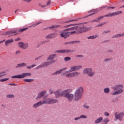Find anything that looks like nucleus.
Here are the masks:
<instances>
[{
    "instance_id": "obj_5",
    "label": "nucleus",
    "mask_w": 124,
    "mask_h": 124,
    "mask_svg": "<svg viewBox=\"0 0 124 124\" xmlns=\"http://www.w3.org/2000/svg\"><path fill=\"white\" fill-rule=\"evenodd\" d=\"M83 93H84V88L83 87L80 86L78 87L74 94V101H79V100L82 99Z\"/></svg>"
},
{
    "instance_id": "obj_42",
    "label": "nucleus",
    "mask_w": 124,
    "mask_h": 124,
    "mask_svg": "<svg viewBox=\"0 0 124 124\" xmlns=\"http://www.w3.org/2000/svg\"><path fill=\"white\" fill-rule=\"evenodd\" d=\"M112 59L111 58H107L104 60V62H110V61H111Z\"/></svg>"
},
{
    "instance_id": "obj_51",
    "label": "nucleus",
    "mask_w": 124,
    "mask_h": 124,
    "mask_svg": "<svg viewBox=\"0 0 124 124\" xmlns=\"http://www.w3.org/2000/svg\"><path fill=\"white\" fill-rule=\"evenodd\" d=\"M80 116L79 117H76V118H75V119H74V120L75 121H78V120H80Z\"/></svg>"
},
{
    "instance_id": "obj_61",
    "label": "nucleus",
    "mask_w": 124,
    "mask_h": 124,
    "mask_svg": "<svg viewBox=\"0 0 124 124\" xmlns=\"http://www.w3.org/2000/svg\"><path fill=\"white\" fill-rule=\"evenodd\" d=\"M4 41H5V40H4L3 41H0V43H2L3 42H4Z\"/></svg>"
},
{
    "instance_id": "obj_21",
    "label": "nucleus",
    "mask_w": 124,
    "mask_h": 124,
    "mask_svg": "<svg viewBox=\"0 0 124 124\" xmlns=\"http://www.w3.org/2000/svg\"><path fill=\"white\" fill-rule=\"evenodd\" d=\"M13 42H14V40L13 39L7 40L5 42V46H8L10 43H13Z\"/></svg>"
},
{
    "instance_id": "obj_48",
    "label": "nucleus",
    "mask_w": 124,
    "mask_h": 124,
    "mask_svg": "<svg viewBox=\"0 0 124 124\" xmlns=\"http://www.w3.org/2000/svg\"><path fill=\"white\" fill-rule=\"evenodd\" d=\"M51 4V0H49L46 3V6H48Z\"/></svg>"
},
{
    "instance_id": "obj_9",
    "label": "nucleus",
    "mask_w": 124,
    "mask_h": 124,
    "mask_svg": "<svg viewBox=\"0 0 124 124\" xmlns=\"http://www.w3.org/2000/svg\"><path fill=\"white\" fill-rule=\"evenodd\" d=\"M54 93L56 98H59V97H62V96L64 97V94L65 93V90L63 91L62 90H57L54 92Z\"/></svg>"
},
{
    "instance_id": "obj_7",
    "label": "nucleus",
    "mask_w": 124,
    "mask_h": 124,
    "mask_svg": "<svg viewBox=\"0 0 124 124\" xmlns=\"http://www.w3.org/2000/svg\"><path fill=\"white\" fill-rule=\"evenodd\" d=\"M71 92H72L71 89H66L64 95V97H65L70 102H72V100H74V95L70 93Z\"/></svg>"
},
{
    "instance_id": "obj_1",
    "label": "nucleus",
    "mask_w": 124,
    "mask_h": 124,
    "mask_svg": "<svg viewBox=\"0 0 124 124\" xmlns=\"http://www.w3.org/2000/svg\"><path fill=\"white\" fill-rule=\"evenodd\" d=\"M82 68L83 66L80 65L78 66H71L70 68V70L63 72L62 75L63 76H65L66 78H73L74 77H77V76H79L80 73L77 72H73V71H78V70H79V69H81Z\"/></svg>"
},
{
    "instance_id": "obj_28",
    "label": "nucleus",
    "mask_w": 124,
    "mask_h": 124,
    "mask_svg": "<svg viewBox=\"0 0 124 124\" xmlns=\"http://www.w3.org/2000/svg\"><path fill=\"white\" fill-rule=\"evenodd\" d=\"M24 82H26V83H30L31 82H33L34 81V79H24Z\"/></svg>"
},
{
    "instance_id": "obj_33",
    "label": "nucleus",
    "mask_w": 124,
    "mask_h": 124,
    "mask_svg": "<svg viewBox=\"0 0 124 124\" xmlns=\"http://www.w3.org/2000/svg\"><path fill=\"white\" fill-rule=\"evenodd\" d=\"M83 107L85 109H90V106L88 105L87 104H83Z\"/></svg>"
},
{
    "instance_id": "obj_62",
    "label": "nucleus",
    "mask_w": 124,
    "mask_h": 124,
    "mask_svg": "<svg viewBox=\"0 0 124 124\" xmlns=\"http://www.w3.org/2000/svg\"><path fill=\"white\" fill-rule=\"evenodd\" d=\"M20 40V38H18L16 40V41H19Z\"/></svg>"
},
{
    "instance_id": "obj_29",
    "label": "nucleus",
    "mask_w": 124,
    "mask_h": 124,
    "mask_svg": "<svg viewBox=\"0 0 124 124\" xmlns=\"http://www.w3.org/2000/svg\"><path fill=\"white\" fill-rule=\"evenodd\" d=\"M103 122L102 124H108L109 123V119L108 118H105L103 119Z\"/></svg>"
},
{
    "instance_id": "obj_24",
    "label": "nucleus",
    "mask_w": 124,
    "mask_h": 124,
    "mask_svg": "<svg viewBox=\"0 0 124 124\" xmlns=\"http://www.w3.org/2000/svg\"><path fill=\"white\" fill-rule=\"evenodd\" d=\"M92 69V68H87L83 70L84 74H88L89 72Z\"/></svg>"
},
{
    "instance_id": "obj_57",
    "label": "nucleus",
    "mask_w": 124,
    "mask_h": 124,
    "mask_svg": "<svg viewBox=\"0 0 124 124\" xmlns=\"http://www.w3.org/2000/svg\"><path fill=\"white\" fill-rule=\"evenodd\" d=\"M110 8H111V9H114L115 8V7H108V9H110Z\"/></svg>"
},
{
    "instance_id": "obj_25",
    "label": "nucleus",
    "mask_w": 124,
    "mask_h": 124,
    "mask_svg": "<svg viewBox=\"0 0 124 124\" xmlns=\"http://www.w3.org/2000/svg\"><path fill=\"white\" fill-rule=\"evenodd\" d=\"M98 37V35L96 34L95 35L90 36L89 37H88V39H95V38H97Z\"/></svg>"
},
{
    "instance_id": "obj_59",
    "label": "nucleus",
    "mask_w": 124,
    "mask_h": 124,
    "mask_svg": "<svg viewBox=\"0 0 124 124\" xmlns=\"http://www.w3.org/2000/svg\"><path fill=\"white\" fill-rule=\"evenodd\" d=\"M31 66V67H34V66H36V64H32Z\"/></svg>"
},
{
    "instance_id": "obj_18",
    "label": "nucleus",
    "mask_w": 124,
    "mask_h": 124,
    "mask_svg": "<svg viewBox=\"0 0 124 124\" xmlns=\"http://www.w3.org/2000/svg\"><path fill=\"white\" fill-rule=\"evenodd\" d=\"M57 28H61V26H60V25H52L49 27L45 28V30H47V29H49V30H52L55 29H57Z\"/></svg>"
},
{
    "instance_id": "obj_35",
    "label": "nucleus",
    "mask_w": 124,
    "mask_h": 124,
    "mask_svg": "<svg viewBox=\"0 0 124 124\" xmlns=\"http://www.w3.org/2000/svg\"><path fill=\"white\" fill-rule=\"evenodd\" d=\"M6 97L7 98H14V95L11 94H8L6 95Z\"/></svg>"
},
{
    "instance_id": "obj_31",
    "label": "nucleus",
    "mask_w": 124,
    "mask_h": 124,
    "mask_svg": "<svg viewBox=\"0 0 124 124\" xmlns=\"http://www.w3.org/2000/svg\"><path fill=\"white\" fill-rule=\"evenodd\" d=\"M6 75V72L3 71L1 72H0V78L1 77H3V76H5Z\"/></svg>"
},
{
    "instance_id": "obj_46",
    "label": "nucleus",
    "mask_w": 124,
    "mask_h": 124,
    "mask_svg": "<svg viewBox=\"0 0 124 124\" xmlns=\"http://www.w3.org/2000/svg\"><path fill=\"white\" fill-rule=\"evenodd\" d=\"M109 32H110V31L107 30V31H104V32H103V34H106V33H109Z\"/></svg>"
},
{
    "instance_id": "obj_38",
    "label": "nucleus",
    "mask_w": 124,
    "mask_h": 124,
    "mask_svg": "<svg viewBox=\"0 0 124 124\" xmlns=\"http://www.w3.org/2000/svg\"><path fill=\"white\" fill-rule=\"evenodd\" d=\"M39 24H41V22L40 21H38V22L32 25L31 26V27H35L36 26H37V25H39Z\"/></svg>"
},
{
    "instance_id": "obj_60",
    "label": "nucleus",
    "mask_w": 124,
    "mask_h": 124,
    "mask_svg": "<svg viewBox=\"0 0 124 124\" xmlns=\"http://www.w3.org/2000/svg\"><path fill=\"white\" fill-rule=\"evenodd\" d=\"M91 22H96V19H93V20L91 21Z\"/></svg>"
},
{
    "instance_id": "obj_50",
    "label": "nucleus",
    "mask_w": 124,
    "mask_h": 124,
    "mask_svg": "<svg viewBox=\"0 0 124 124\" xmlns=\"http://www.w3.org/2000/svg\"><path fill=\"white\" fill-rule=\"evenodd\" d=\"M9 86H17V84L14 83H10L8 84Z\"/></svg>"
},
{
    "instance_id": "obj_56",
    "label": "nucleus",
    "mask_w": 124,
    "mask_h": 124,
    "mask_svg": "<svg viewBox=\"0 0 124 124\" xmlns=\"http://www.w3.org/2000/svg\"><path fill=\"white\" fill-rule=\"evenodd\" d=\"M40 58H41V57H38L35 58V60L37 61V60H39V59H40Z\"/></svg>"
},
{
    "instance_id": "obj_11",
    "label": "nucleus",
    "mask_w": 124,
    "mask_h": 124,
    "mask_svg": "<svg viewBox=\"0 0 124 124\" xmlns=\"http://www.w3.org/2000/svg\"><path fill=\"white\" fill-rule=\"evenodd\" d=\"M114 117L116 120L123 121V117H124V112L119 113V112L116 111L114 113Z\"/></svg>"
},
{
    "instance_id": "obj_63",
    "label": "nucleus",
    "mask_w": 124,
    "mask_h": 124,
    "mask_svg": "<svg viewBox=\"0 0 124 124\" xmlns=\"http://www.w3.org/2000/svg\"><path fill=\"white\" fill-rule=\"evenodd\" d=\"M93 14H95V13H93L91 15H89V16H92V15H93Z\"/></svg>"
},
{
    "instance_id": "obj_14",
    "label": "nucleus",
    "mask_w": 124,
    "mask_h": 124,
    "mask_svg": "<svg viewBox=\"0 0 124 124\" xmlns=\"http://www.w3.org/2000/svg\"><path fill=\"white\" fill-rule=\"evenodd\" d=\"M123 13L122 11H118L116 13H108V14L105 16V17H113V16H116V15H119V14H122Z\"/></svg>"
},
{
    "instance_id": "obj_40",
    "label": "nucleus",
    "mask_w": 124,
    "mask_h": 124,
    "mask_svg": "<svg viewBox=\"0 0 124 124\" xmlns=\"http://www.w3.org/2000/svg\"><path fill=\"white\" fill-rule=\"evenodd\" d=\"M105 24H106V22H104V23H101L100 24H98V25H97L96 26V28L99 27H102V26H103L104 25H105Z\"/></svg>"
},
{
    "instance_id": "obj_30",
    "label": "nucleus",
    "mask_w": 124,
    "mask_h": 124,
    "mask_svg": "<svg viewBox=\"0 0 124 124\" xmlns=\"http://www.w3.org/2000/svg\"><path fill=\"white\" fill-rule=\"evenodd\" d=\"M105 16H102L99 17H98L97 19H96V22L97 23H99V22H100V20H101V19H103V18H105Z\"/></svg>"
},
{
    "instance_id": "obj_15",
    "label": "nucleus",
    "mask_w": 124,
    "mask_h": 124,
    "mask_svg": "<svg viewBox=\"0 0 124 124\" xmlns=\"http://www.w3.org/2000/svg\"><path fill=\"white\" fill-rule=\"evenodd\" d=\"M46 93H47L46 91H43L39 93H38L37 96L36 98V99L37 100H38L39 98H41V97H42L43 96H44V95H45V94H46Z\"/></svg>"
},
{
    "instance_id": "obj_27",
    "label": "nucleus",
    "mask_w": 124,
    "mask_h": 124,
    "mask_svg": "<svg viewBox=\"0 0 124 124\" xmlns=\"http://www.w3.org/2000/svg\"><path fill=\"white\" fill-rule=\"evenodd\" d=\"M29 28H25L21 29H20L19 30H17V33H19V32H23V31H27V30H28Z\"/></svg>"
},
{
    "instance_id": "obj_13",
    "label": "nucleus",
    "mask_w": 124,
    "mask_h": 124,
    "mask_svg": "<svg viewBox=\"0 0 124 124\" xmlns=\"http://www.w3.org/2000/svg\"><path fill=\"white\" fill-rule=\"evenodd\" d=\"M75 52V50L71 49H63L61 50H57L55 52V53H59L60 54H65L66 53H73Z\"/></svg>"
},
{
    "instance_id": "obj_43",
    "label": "nucleus",
    "mask_w": 124,
    "mask_h": 124,
    "mask_svg": "<svg viewBox=\"0 0 124 124\" xmlns=\"http://www.w3.org/2000/svg\"><path fill=\"white\" fill-rule=\"evenodd\" d=\"M104 114L106 116V117H109V113H108V112H107V111H106V112H104Z\"/></svg>"
},
{
    "instance_id": "obj_53",
    "label": "nucleus",
    "mask_w": 124,
    "mask_h": 124,
    "mask_svg": "<svg viewBox=\"0 0 124 124\" xmlns=\"http://www.w3.org/2000/svg\"><path fill=\"white\" fill-rule=\"evenodd\" d=\"M31 66H28L27 67V68L28 69H31Z\"/></svg>"
},
{
    "instance_id": "obj_3",
    "label": "nucleus",
    "mask_w": 124,
    "mask_h": 124,
    "mask_svg": "<svg viewBox=\"0 0 124 124\" xmlns=\"http://www.w3.org/2000/svg\"><path fill=\"white\" fill-rule=\"evenodd\" d=\"M56 57H57V54H56L50 55L47 59V62L42 63L40 65L37 66L35 68V69H39V68L46 67V66H48V65L53 64L54 62H57V60H55V58H56Z\"/></svg>"
},
{
    "instance_id": "obj_19",
    "label": "nucleus",
    "mask_w": 124,
    "mask_h": 124,
    "mask_svg": "<svg viewBox=\"0 0 124 124\" xmlns=\"http://www.w3.org/2000/svg\"><path fill=\"white\" fill-rule=\"evenodd\" d=\"M94 74H95V73L94 71H93V68H92V69L87 74V75L89 77H93V76H94Z\"/></svg>"
},
{
    "instance_id": "obj_47",
    "label": "nucleus",
    "mask_w": 124,
    "mask_h": 124,
    "mask_svg": "<svg viewBox=\"0 0 124 124\" xmlns=\"http://www.w3.org/2000/svg\"><path fill=\"white\" fill-rule=\"evenodd\" d=\"M72 43H74V42H67L64 43V45H66L67 44H71Z\"/></svg>"
},
{
    "instance_id": "obj_17",
    "label": "nucleus",
    "mask_w": 124,
    "mask_h": 124,
    "mask_svg": "<svg viewBox=\"0 0 124 124\" xmlns=\"http://www.w3.org/2000/svg\"><path fill=\"white\" fill-rule=\"evenodd\" d=\"M66 69H67V67L62 68V69L59 70V71H57L56 72L52 74V75H58V74H60V73H62V71L66 70Z\"/></svg>"
},
{
    "instance_id": "obj_23",
    "label": "nucleus",
    "mask_w": 124,
    "mask_h": 124,
    "mask_svg": "<svg viewBox=\"0 0 124 124\" xmlns=\"http://www.w3.org/2000/svg\"><path fill=\"white\" fill-rule=\"evenodd\" d=\"M122 36H124V33L116 34L112 37V38H118V37H122Z\"/></svg>"
},
{
    "instance_id": "obj_54",
    "label": "nucleus",
    "mask_w": 124,
    "mask_h": 124,
    "mask_svg": "<svg viewBox=\"0 0 124 124\" xmlns=\"http://www.w3.org/2000/svg\"><path fill=\"white\" fill-rule=\"evenodd\" d=\"M20 53H21L20 52V51L18 50V51H16V55H18V54H20Z\"/></svg>"
},
{
    "instance_id": "obj_52",
    "label": "nucleus",
    "mask_w": 124,
    "mask_h": 124,
    "mask_svg": "<svg viewBox=\"0 0 124 124\" xmlns=\"http://www.w3.org/2000/svg\"><path fill=\"white\" fill-rule=\"evenodd\" d=\"M48 41H44L41 42V44H45V43H47Z\"/></svg>"
},
{
    "instance_id": "obj_26",
    "label": "nucleus",
    "mask_w": 124,
    "mask_h": 124,
    "mask_svg": "<svg viewBox=\"0 0 124 124\" xmlns=\"http://www.w3.org/2000/svg\"><path fill=\"white\" fill-rule=\"evenodd\" d=\"M103 91L105 93L108 94L109 93H110V88L108 87L104 88Z\"/></svg>"
},
{
    "instance_id": "obj_45",
    "label": "nucleus",
    "mask_w": 124,
    "mask_h": 124,
    "mask_svg": "<svg viewBox=\"0 0 124 124\" xmlns=\"http://www.w3.org/2000/svg\"><path fill=\"white\" fill-rule=\"evenodd\" d=\"M23 1L25 2H27L28 3H30V2H31V0H22Z\"/></svg>"
},
{
    "instance_id": "obj_44",
    "label": "nucleus",
    "mask_w": 124,
    "mask_h": 124,
    "mask_svg": "<svg viewBox=\"0 0 124 124\" xmlns=\"http://www.w3.org/2000/svg\"><path fill=\"white\" fill-rule=\"evenodd\" d=\"M76 21H78V19H74V20H69L68 21H66L65 23H69L70 22H75Z\"/></svg>"
},
{
    "instance_id": "obj_10",
    "label": "nucleus",
    "mask_w": 124,
    "mask_h": 124,
    "mask_svg": "<svg viewBox=\"0 0 124 124\" xmlns=\"http://www.w3.org/2000/svg\"><path fill=\"white\" fill-rule=\"evenodd\" d=\"M18 30L16 29L15 30H11L6 32H4L2 33L3 35H16V34H18Z\"/></svg>"
},
{
    "instance_id": "obj_58",
    "label": "nucleus",
    "mask_w": 124,
    "mask_h": 124,
    "mask_svg": "<svg viewBox=\"0 0 124 124\" xmlns=\"http://www.w3.org/2000/svg\"><path fill=\"white\" fill-rule=\"evenodd\" d=\"M108 53H113V50H109V51H108Z\"/></svg>"
},
{
    "instance_id": "obj_4",
    "label": "nucleus",
    "mask_w": 124,
    "mask_h": 124,
    "mask_svg": "<svg viewBox=\"0 0 124 124\" xmlns=\"http://www.w3.org/2000/svg\"><path fill=\"white\" fill-rule=\"evenodd\" d=\"M43 100L39 101V102L36 103L33 105V108H37L40 107L43 104H54L55 103H57L58 100L57 99L54 98H47L44 100V97H43Z\"/></svg>"
},
{
    "instance_id": "obj_6",
    "label": "nucleus",
    "mask_w": 124,
    "mask_h": 124,
    "mask_svg": "<svg viewBox=\"0 0 124 124\" xmlns=\"http://www.w3.org/2000/svg\"><path fill=\"white\" fill-rule=\"evenodd\" d=\"M113 90L116 91L112 93V95H118V94H121L124 93V85L123 84L115 85L112 87Z\"/></svg>"
},
{
    "instance_id": "obj_16",
    "label": "nucleus",
    "mask_w": 124,
    "mask_h": 124,
    "mask_svg": "<svg viewBox=\"0 0 124 124\" xmlns=\"http://www.w3.org/2000/svg\"><path fill=\"white\" fill-rule=\"evenodd\" d=\"M56 36H57V34L55 33H52L48 35H47L46 36L45 38L46 39H51L52 38H55V37H56Z\"/></svg>"
},
{
    "instance_id": "obj_55",
    "label": "nucleus",
    "mask_w": 124,
    "mask_h": 124,
    "mask_svg": "<svg viewBox=\"0 0 124 124\" xmlns=\"http://www.w3.org/2000/svg\"><path fill=\"white\" fill-rule=\"evenodd\" d=\"M75 25L74 24H71V25H67V26H66V28H68V27H70V26H75Z\"/></svg>"
},
{
    "instance_id": "obj_34",
    "label": "nucleus",
    "mask_w": 124,
    "mask_h": 124,
    "mask_svg": "<svg viewBox=\"0 0 124 124\" xmlns=\"http://www.w3.org/2000/svg\"><path fill=\"white\" fill-rule=\"evenodd\" d=\"M39 6H41V8H45V7H47V5L46 4L42 5L41 3H39Z\"/></svg>"
},
{
    "instance_id": "obj_22",
    "label": "nucleus",
    "mask_w": 124,
    "mask_h": 124,
    "mask_svg": "<svg viewBox=\"0 0 124 124\" xmlns=\"http://www.w3.org/2000/svg\"><path fill=\"white\" fill-rule=\"evenodd\" d=\"M24 66H27V63H21L17 64L16 66V68H19V67H24Z\"/></svg>"
},
{
    "instance_id": "obj_49",
    "label": "nucleus",
    "mask_w": 124,
    "mask_h": 124,
    "mask_svg": "<svg viewBox=\"0 0 124 124\" xmlns=\"http://www.w3.org/2000/svg\"><path fill=\"white\" fill-rule=\"evenodd\" d=\"M77 58H84V56L82 55H78L77 56Z\"/></svg>"
},
{
    "instance_id": "obj_32",
    "label": "nucleus",
    "mask_w": 124,
    "mask_h": 124,
    "mask_svg": "<svg viewBox=\"0 0 124 124\" xmlns=\"http://www.w3.org/2000/svg\"><path fill=\"white\" fill-rule=\"evenodd\" d=\"M29 47V44L28 43H23L22 49H27Z\"/></svg>"
},
{
    "instance_id": "obj_64",
    "label": "nucleus",
    "mask_w": 124,
    "mask_h": 124,
    "mask_svg": "<svg viewBox=\"0 0 124 124\" xmlns=\"http://www.w3.org/2000/svg\"><path fill=\"white\" fill-rule=\"evenodd\" d=\"M17 10H18V9L16 10L15 11V13H16Z\"/></svg>"
},
{
    "instance_id": "obj_41",
    "label": "nucleus",
    "mask_w": 124,
    "mask_h": 124,
    "mask_svg": "<svg viewBox=\"0 0 124 124\" xmlns=\"http://www.w3.org/2000/svg\"><path fill=\"white\" fill-rule=\"evenodd\" d=\"M71 60V58L70 57H65L64 58V61L65 62H68V61H70Z\"/></svg>"
},
{
    "instance_id": "obj_20",
    "label": "nucleus",
    "mask_w": 124,
    "mask_h": 124,
    "mask_svg": "<svg viewBox=\"0 0 124 124\" xmlns=\"http://www.w3.org/2000/svg\"><path fill=\"white\" fill-rule=\"evenodd\" d=\"M103 120V117H99L97 119H96L94 121V123L95 124H100V123H101V122H102Z\"/></svg>"
},
{
    "instance_id": "obj_36",
    "label": "nucleus",
    "mask_w": 124,
    "mask_h": 124,
    "mask_svg": "<svg viewBox=\"0 0 124 124\" xmlns=\"http://www.w3.org/2000/svg\"><path fill=\"white\" fill-rule=\"evenodd\" d=\"M23 45H24V43L23 42H19L18 44V46L20 47V48H21V49H23Z\"/></svg>"
},
{
    "instance_id": "obj_8",
    "label": "nucleus",
    "mask_w": 124,
    "mask_h": 124,
    "mask_svg": "<svg viewBox=\"0 0 124 124\" xmlns=\"http://www.w3.org/2000/svg\"><path fill=\"white\" fill-rule=\"evenodd\" d=\"M30 76H31V73H23L20 75L12 76L11 78H13V79L15 78L22 79L25 78V77H29Z\"/></svg>"
},
{
    "instance_id": "obj_12",
    "label": "nucleus",
    "mask_w": 124,
    "mask_h": 124,
    "mask_svg": "<svg viewBox=\"0 0 124 124\" xmlns=\"http://www.w3.org/2000/svg\"><path fill=\"white\" fill-rule=\"evenodd\" d=\"M68 31L69 30H67V29H66L63 31H61L60 32V35H61V37H64V38H66L67 37H68V36H69V32Z\"/></svg>"
},
{
    "instance_id": "obj_39",
    "label": "nucleus",
    "mask_w": 124,
    "mask_h": 124,
    "mask_svg": "<svg viewBox=\"0 0 124 124\" xmlns=\"http://www.w3.org/2000/svg\"><path fill=\"white\" fill-rule=\"evenodd\" d=\"M79 118L80 119H87L88 117L85 115H82L80 116H79Z\"/></svg>"
},
{
    "instance_id": "obj_2",
    "label": "nucleus",
    "mask_w": 124,
    "mask_h": 124,
    "mask_svg": "<svg viewBox=\"0 0 124 124\" xmlns=\"http://www.w3.org/2000/svg\"><path fill=\"white\" fill-rule=\"evenodd\" d=\"M92 28L91 27H88L84 26L78 25L76 27H73L68 29H67V31H73L69 32V35L70 34H80V33H83L88 31H91Z\"/></svg>"
},
{
    "instance_id": "obj_37",
    "label": "nucleus",
    "mask_w": 124,
    "mask_h": 124,
    "mask_svg": "<svg viewBox=\"0 0 124 124\" xmlns=\"http://www.w3.org/2000/svg\"><path fill=\"white\" fill-rule=\"evenodd\" d=\"M8 80H9V78H2L0 79V82H6Z\"/></svg>"
}]
</instances>
